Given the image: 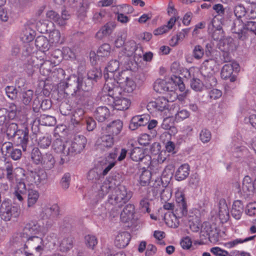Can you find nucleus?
<instances>
[{
  "instance_id": "f257e3e1",
  "label": "nucleus",
  "mask_w": 256,
  "mask_h": 256,
  "mask_svg": "<svg viewBox=\"0 0 256 256\" xmlns=\"http://www.w3.org/2000/svg\"><path fill=\"white\" fill-rule=\"evenodd\" d=\"M115 82L116 80L112 78L106 80L102 88L104 98L106 96L108 99V101L106 100L104 101L114 109L118 110H126L131 105V100L128 98L122 96L120 93V88L116 86Z\"/></svg>"
},
{
  "instance_id": "f03ea898",
  "label": "nucleus",
  "mask_w": 256,
  "mask_h": 256,
  "mask_svg": "<svg viewBox=\"0 0 256 256\" xmlns=\"http://www.w3.org/2000/svg\"><path fill=\"white\" fill-rule=\"evenodd\" d=\"M56 160L54 155L50 152L43 154L42 162L40 164L42 168H40L36 171H30L27 173L26 182L28 185L34 184L37 186L44 184L48 179V174L46 170H50L53 168Z\"/></svg>"
},
{
  "instance_id": "7ed1b4c3",
  "label": "nucleus",
  "mask_w": 256,
  "mask_h": 256,
  "mask_svg": "<svg viewBox=\"0 0 256 256\" xmlns=\"http://www.w3.org/2000/svg\"><path fill=\"white\" fill-rule=\"evenodd\" d=\"M208 30L212 33V36L214 40L220 41V48L224 52V62H230L231 58L227 53L234 46L233 39L230 37L224 38L221 22L216 16L214 17L208 26Z\"/></svg>"
},
{
  "instance_id": "20e7f679",
  "label": "nucleus",
  "mask_w": 256,
  "mask_h": 256,
  "mask_svg": "<svg viewBox=\"0 0 256 256\" xmlns=\"http://www.w3.org/2000/svg\"><path fill=\"white\" fill-rule=\"evenodd\" d=\"M32 65L34 68H39L40 74L43 76H49L51 74L58 78H64L65 72L62 68H54L52 72V68L56 66V62L47 59L44 53L40 52L36 56L33 57Z\"/></svg>"
},
{
  "instance_id": "39448f33",
  "label": "nucleus",
  "mask_w": 256,
  "mask_h": 256,
  "mask_svg": "<svg viewBox=\"0 0 256 256\" xmlns=\"http://www.w3.org/2000/svg\"><path fill=\"white\" fill-rule=\"evenodd\" d=\"M92 87V83L82 76L70 75L66 82V93L72 96L80 95L81 91H88Z\"/></svg>"
},
{
  "instance_id": "423d86ee",
  "label": "nucleus",
  "mask_w": 256,
  "mask_h": 256,
  "mask_svg": "<svg viewBox=\"0 0 256 256\" xmlns=\"http://www.w3.org/2000/svg\"><path fill=\"white\" fill-rule=\"evenodd\" d=\"M24 248V252L17 250L14 256H40L44 249L43 239L36 236H29Z\"/></svg>"
},
{
  "instance_id": "0eeeda50",
  "label": "nucleus",
  "mask_w": 256,
  "mask_h": 256,
  "mask_svg": "<svg viewBox=\"0 0 256 256\" xmlns=\"http://www.w3.org/2000/svg\"><path fill=\"white\" fill-rule=\"evenodd\" d=\"M29 130L27 126H24L23 129H18L16 123H10L7 127L6 133L9 138H13L17 146H20L26 150L28 142Z\"/></svg>"
},
{
  "instance_id": "6e6552de",
  "label": "nucleus",
  "mask_w": 256,
  "mask_h": 256,
  "mask_svg": "<svg viewBox=\"0 0 256 256\" xmlns=\"http://www.w3.org/2000/svg\"><path fill=\"white\" fill-rule=\"evenodd\" d=\"M231 30L239 40H245L250 34L256 36V22L248 21L244 24L242 21L234 20Z\"/></svg>"
},
{
  "instance_id": "1a4fd4ad",
  "label": "nucleus",
  "mask_w": 256,
  "mask_h": 256,
  "mask_svg": "<svg viewBox=\"0 0 256 256\" xmlns=\"http://www.w3.org/2000/svg\"><path fill=\"white\" fill-rule=\"evenodd\" d=\"M132 192L128 190L124 186L120 185L112 190L109 195L108 202L110 204L121 208L131 198Z\"/></svg>"
},
{
  "instance_id": "9d476101",
  "label": "nucleus",
  "mask_w": 256,
  "mask_h": 256,
  "mask_svg": "<svg viewBox=\"0 0 256 256\" xmlns=\"http://www.w3.org/2000/svg\"><path fill=\"white\" fill-rule=\"evenodd\" d=\"M67 142L68 150L66 154L69 158L70 156L81 152L86 144L87 140L84 136L78 135L75 136L71 142Z\"/></svg>"
},
{
  "instance_id": "9b49d317",
  "label": "nucleus",
  "mask_w": 256,
  "mask_h": 256,
  "mask_svg": "<svg viewBox=\"0 0 256 256\" xmlns=\"http://www.w3.org/2000/svg\"><path fill=\"white\" fill-rule=\"evenodd\" d=\"M18 206H12L9 202L4 201L0 207V216L4 221H9L12 218H17L20 214Z\"/></svg>"
},
{
  "instance_id": "f8f14e48",
  "label": "nucleus",
  "mask_w": 256,
  "mask_h": 256,
  "mask_svg": "<svg viewBox=\"0 0 256 256\" xmlns=\"http://www.w3.org/2000/svg\"><path fill=\"white\" fill-rule=\"evenodd\" d=\"M46 18L48 22L56 24L59 26H64L66 24V21L70 18V16L66 10H63L60 16L59 14L53 10H48L46 13Z\"/></svg>"
},
{
  "instance_id": "ddd939ff",
  "label": "nucleus",
  "mask_w": 256,
  "mask_h": 256,
  "mask_svg": "<svg viewBox=\"0 0 256 256\" xmlns=\"http://www.w3.org/2000/svg\"><path fill=\"white\" fill-rule=\"evenodd\" d=\"M172 82H167L165 80L158 79L154 83V89L158 93L170 92V99L173 101L176 95L174 92L175 88L172 86Z\"/></svg>"
},
{
  "instance_id": "4468645a",
  "label": "nucleus",
  "mask_w": 256,
  "mask_h": 256,
  "mask_svg": "<svg viewBox=\"0 0 256 256\" xmlns=\"http://www.w3.org/2000/svg\"><path fill=\"white\" fill-rule=\"evenodd\" d=\"M239 70L240 66L236 62L225 64L221 70V78L224 80L229 79L231 82H234L236 80V76L233 73L234 72H238Z\"/></svg>"
},
{
  "instance_id": "2eb2a0df",
  "label": "nucleus",
  "mask_w": 256,
  "mask_h": 256,
  "mask_svg": "<svg viewBox=\"0 0 256 256\" xmlns=\"http://www.w3.org/2000/svg\"><path fill=\"white\" fill-rule=\"evenodd\" d=\"M124 52L128 57L133 56L134 60L136 62L142 58V50L134 40H130L126 43Z\"/></svg>"
},
{
  "instance_id": "dca6fc26",
  "label": "nucleus",
  "mask_w": 256,
  "mask_h": 256,
  "mask_svg": "<svg viewBox=\"0 0 256 256\" xmlns=\"http://www.w3.org/2000/svg\"><path fill=\"white\" fill-rule=\"evenodd\" d=\"M52 149L56 153L61 154L60 164H62L69 160V158L66 154L68 150L67 142H64L61 138H56L52 144Z\"/></svg>"
},
{
  "instance_id": "f3484780",
  "label": "nucleus",
  "mask_w": 256,
  "mask_h": 256,
  "mask_svg": "<svg viewBox=\"0 0 256 256\" xmlns=\"http://www.w3.org/2000/svg\"><path fill=\"white\" fill-rule=\"evenodd\" d=\"M176 201L177 204V208L175 210L179 217L186 216L188 214V206L185 198L184 194L182 191L176 193Z\"/></svg>"
},
{
  "instance_id": "a211bd4d",
  "label": "nucleus",
  "mask_w": 256,
  "mask_h": 256,
  "mask_svg": "<svg viewBox=\"0 0 256 256\" xmlns=\"http://www.w3.org/2000/svg\"><path fill=\"white\" fill-rule=\"evenodd\" d=\"M6 177L8 180L12 183L14 184L16 181V183L18 182L20 180H24L22 178H19V174H20L23 176L25 177V180H26V176L27 173L24 174V170L22 168H16L14 172H13V168L12 165L8 164L6 166Z\"/></svg>"
},
{
  "instance_id": "6ab92c4d",
  "label": "nucleus",
  "mask_w": 256,
  "mask_h": 256,
  "mask_svg": "<svg viewBox=\"0 0 256 256\" xmlns=\"http://www.w3.org/2000/svg\"><path fill=\"white\" fill-rule=\"evenodd\" d=\"M150 104L158 111L168 110L170 114H172V104H170L169 100L164 97H159L155 101L150 102Z\"/></svg>"
},
{
  "instance_id": "aec40b11",
  "label": "nucleus",
  "mask_w": 256,
  "mask_h": 256,
  "mask_svg": "<svg viewBox=\"0 0 256 256\" xmlns=\"http://www.w3.org/2000/svg\"><path fill=\"white\" fill-rule=\"evenodd\" d=\"M148 115L142 114L135 116L132 118L129 125V128L132 130H136L140 126L146 125L148 123Z\"/></svg>"
},
{
  "instance_id": "412c9836",
  "label": "nucleus",
  "mask_w": 256,
  "mask_h": 256,
  "mask_svg": "<svg viewBox=\"0 0 256 256\" xmlns=\"http://www.w3.org/2000/svg\"><path fill=\"white\" fill-rule=\"evenodd\" d=\"M208 62L209 61L208 60H206L202 63L201 68V73L206 78V80L210 82V86H212L216 85L217 82L216 78L213 76V70L211 68H207Z\"/></svg>"
},
{
  "instance_id": "4be33fe9",
  "label": "nucleus",
  "mask_w": 256,
  "mask_h": 256,
  "mask_svg": "<svg viewBox=\"0 0 256 256\" xmlns=\"http://www.w3.org/2000/svg\"><path fill=\"white\" fill-rule=\"evenodd\" d=\"M116 26L114 22H107L97 32L96 34V38L101 40L104 36L110 35L113 32Z\"/></svg>"
},
{
  "instance_id": "5701e85b",
  "label": "nucleus",
  "mask_w": 256,
  "mask_h": 256,
  "mask_svg": "<svg viewBox=\"0 0 256 256\" xmlns=\"http://www.w3.org/2000/svg\"><path fill=\"white\" fill-rule=\"evenodd\" d=\"M26 193V184L24 180H20L17 182L14 188V190L13 192L14 198L18 200L20 202H22L24 200L23 196L25 195Z\"/></svg>"
},
{
  "instance_id": "b1692460",
  "label": "nucleus",
  "mask_w": 256,
  "mask_h": 256,
  "mask_svg": "<svg viewBox=\"0 0 256 256\" xmlns=\"http://www.w3.org/2000/svg\"><path fill=\"white\" fill-rule=\"evenodd\" d=\"M130 240V234L126 232H120L116 237L114 244L116 246L120 248L126 246Z\"/></svg>"
},
{
  "instance_id": "393cba45",
  "label": "nucleus",
  "mask_w": 256,
  "mask_h": 256,
  "mask_svg": "<svg viewBox=\"0 0 256 256\" xmlns=\"http://www.w3.org/2000/svg\"><path fill=\"white\" fill-rule=\"evenodd\" d=\"M105 176L103 174V170L102 171L100 168H94L89 170L87 174V178L89 181L97 184L99 182H102Z\"/></svg>"
},
{
  "instance_id": "a878e982",
  "label": "nucleus",
  "mask_w": 256,
  "mask_h": 256,
  "mask_svg": "<svg viewBox=\"0 0 256 256\" xmlns=\"http://www.w3.org/2000/svg\"><path fill=\"white\" fill-rule=\"evenodd\" d=\"M172 114L174 110L176 111L174 115V120L176 122H180L189 117V112L184 109L180 110L178 104L176 103L172 104Z\"/></svg>"
},
{
  "instance_id": "bb28decb",
  "label": "nucleus",
  "mask_w": 256,
  "mask_h": 256,
  "mask_svg": "<svg viewBox=\"0 0 256 256\" xmlns=\"http://www.w3.org/2000/svg\"><path fill=\"white\" fill-rule=\"evenodd\" d=\"M24 233L26 236L38 234L42 231V227L36 222H31L26 224L24 228Z\"/></svg>"
},
{
  "instance_id": "cd10ccee",
  "label": "nucleus",
  "mask_w": 256,
  "mask_h": 256,
  "mask_svg": "<svg viewBox=\"0 0 256 256\" xmlns=\"http://www.w3.org/2000/svg\"><path fill=\"white\" fill-rule=\"evenodd\" d=\"M178 19V16L172 17L168 21L167 24L162 26L154 30V34L156 36L162 34L171 30L175 24L176 21Z\"/></svg>"
},
{
  "instance_id": "c85d7f7f",
  "label": "nucleus",
  "mask_w": 256,
  "mask_h": 256,
  "mask_svg": "<svg viewBox=\"0 0 256 256\" xmlns=\"http://www.w3.org/2000/svg\"><path fill=\"white\" fill-rule=\"evenodd\" d=\"M190 166L188 164H184L178 167L175 174L176 180L181 181L185 180L189 175Z\"/></svg>"
},
{
  "instance_id": "c756f323",
  "label": "nucleus",
  "mask_w": 256,
  "mask_h": 256,
  "mask_svg": "<svg viewBox=\"0 0 256 256\" xmlns=\"http://www.w3.org/2000/svg\"><path fill=\"white\" fill-rule=\"evenodd\" d=\"M94 116L100 122L105 121L110 116L109 109L105 106H100L96 108Z\"/></svg>"
},
{
  "instance_id": "7c9ffc66",
  "label": "nucleus",
  "mask_w": 256,
  "mask_h": 256,
  "mask_svg": "<svg viewBox=\"0 0 256 256\" xmlns=\"http://www.w3.org/2000/svg\"><path fill=\"white\" fill-rule=\"evenodd\" d=\"M244 211V205L240 200L234 201L232 206L231 214L236 220H240L242 216Z\"/></svg>"
},
{
  "instance_id": "2f4dec72",
  "label": "nucleus",
  "mask_w": 256,
  "mask_h": 256,
  "mask_svg": "<svg viewBox=\"0 0 256 256\" xmlns=\"http://www.w3.org/2000/svg\"><path fill=\"white\" fill-rule=\"evenodd\" d=\"M134 206L133 204H128L125 206L120 214V219L124 222H128L133 218L134 213Z\"/></svg>"
},
{
  "instance_id": "473e14b6",
  "label": "nucleus",
  "mask_w": 256,
  "mask_h": 256,
  "mask_svg": "<svg viewBox=\"0 0 256 256\" xmlns=\"http://www.w3.org/2000/svg\"><path fill=\"white\" fill-rule=\"evenodd\" d=\"M40 198L39 192L36 190L28 189V190L27 207L32 208L34 206Z\"/></svg>"
},
{
  "instance_id": "72a5a7b5",
  "label": "nucleus",
  "mask_w": 256,
  "mask_h": 256,
  "mask_svg": "<svg viewBox=\"0 0 256 256\" xmlns=\"http://www.w3.org/2000/svg\"><path fill=\"white\" fill-rule=\"evenodd\" d=\"M150 192L152 198H156L159 194L162 195V193L164 192V188L161 180H156L152 186L148 188V192Z\"/></svg>"
},
{
  "instance_id": "f704fd0d",
  "label": "nucleus",
  "mask_w": 256,
  "mask_h": 256,
  "mask_svg": "<svg viewBox=\"0 0 256 256\" xmlns=\"http://www.w3.org/2000/svg\"><path fill=\"white\" fill-rule=\"evenodd\" d=\"M123 127V122L120 120H117L112 122L106 127V130L108 132L112 135L116 136L122 130Z\"/></svg>"
},
{
  "instance_id": "c9c22d12",
  "label": "nucleus",
  "mask_w": 256,
  "mask_h": 256,
  "mask_svg": "<svg viewBox=\"0 0 256 256\" xmlns=\"http://www.w3.org/2000/svg\"><path fill=\"white\" fill-rule=\"evenodd\" d=\"M74 246V238L71 236L64 237L60 242L59 245L60 250L66 252L72 249Z\"/></svg>"
},
{
  "instance_id": "e433bc0d",
  "label": "nucleus",
  "mask_w": 256,
  "mask_h": 256,
  "mask_svg": "<svg viewBox=\"0 0 256 256\" xmlns=\"http://www.w3.org/2000/svg\"><path fill=\"white\" fill-rule=\"evenodd\" d=\"M218 216L222 222H226L229 218V210L225 200H220Z\"/></svg>"
},
{
  "instance_id": "4c0bfd02",
  "label": "nucleus",
  "mask_w": 256,
  "mask_h": 256,
  "mask_svg": "<svg viewBox=\"0 0 256 256\" xmlns=\"http://www.w3.org/2000/svg\"><path fill=\"white\" fill-rule=\"evenodd\" d=\"M178 215L175 212L166 214L164 216V220L166 224L169 227L171 228H177L179 226V221L178 220Z\"/></svg>"
},
{
  "instance_id": "58836bf2",
  "label": "nucleus",
  "mask_w": 256,
  "mask_h": 256,
  "mask_svg": "<svg viewBox=\"0 0 256 256\" xmlns=\"http://www.w3.org/2000/svg\"><path fill=\"white\" fill-rule=\"evenodd\" d=\"M117 154L115 152H111L106 158V162L107 166L103 170L104 175H106L110 170L116 165V163Z\"/></svg>"
},
{
  "instance_id": "ea45409f",
  "label": "nucleus",
  "mask_w": 256,
  "mask_h": 256,
  "mask_svg": "<svg viewBox=\"0 0 256 256\" xmlns=\"http://www.w3.org/2000/svg\"><path fill=\"white\" fill-rule=\"evenodd\" d=\"M35 45L38 49L42 51L43 53L48 50L50 48L49 40L44 36H40L36 38Z\"/></svg>"
},
{
  "instance_id": "a19ab883",
  "label": "nucleus",
  "mask_w": 256,
  "mask_h": 256,
  "mask_svg": "<svg viewBox=\"0 0 256 256\" xmlns=\"http://www.w3.org/2000/svg\"><path fill=\"white\" fill-rule=\"evenodd\" d=\"M129 72L127 70H124L120 72H119L118 75L116 76V78L112 77L110 78L109 76V74H104V78L106 80V81L107 79H110L112 78L116 80V86H118L120 85V80L122 82H124L125 80H126L129 78L128 76H129ZM106 82H105V83Z\"/></svg>"
},
{
  "instance_id": "79ce46f5",
  "label": "nucleus",
  "mask_w": 256,
  "mask_h": 256,
  "mask_svg": "<svg viewBox=\"0 0 256 256\" xmlns=\"http://www.w3.org/2000/svg\"><path fill=\"white\" fill-rule=\"evenodd\" d=\"M152 178L151 172L144 167L141 174L140 175L138 182L140 186H148Z\"/></svg>"
},
{
  "instance_id": "37998d69",
  "label": "nucleus",
  "mask_w": 256,
  "mask_h": 256,
  "mask_svg": "<svg viewBox=\"0 0 256 256\" xmlns=\"http://www.w3.org/2000/svg\"><path fill=\"white\" fill-rule=\"evenodd\" d=\"M145 154V150L140 147H135L133 148L130 153V158L134 162H139L142 158L144 157Z\"/></svg>"
},
{
  "instance_id": "c03bdc74",
  "label": "nucleus",
  "mask_w": 256,
  "mask_h": 256,
  "mask_svg": "<svg viewBox=\"0 0 256 256\" xmlns=\"http://www.w3.org/2000/svg\"><path fill=\"white\" fill-rule=\"evenodd\" d=\"M58 240V238L56 234L54 232L49 233L43 240L44 246L48 248H53L56 245Z\"/></svg>"
},
{
  "instance_id": "a18cd8bd",
  "label": "nucleus",
  "mask_w": 256,
  "mask_h": 256,
  "mask_svg": "<svg viewBox=\"0 0 256 256\" xmlns=\"http://www.w3.org/2000/svg\"><path fill=\"white\" fill-rule=\"evenodd\" d=\"M120 85L118 86L119 88H120V93H122V90L124 92L128 93L132 92L135 89L136 85L134 82L130 79L128 78L124 82H122L120 80Z\"/></svg>"
},
{
  "instance_id": "49530a36",
  "label": "nucleus",
  "mask_w": 256,
  "mask_h": 256,
  "mask_svg": "<svg viewBox=\"0 0 256 256\" xmlns=\"http://www.w3.org/2000/svg\"><path fill=\"white\" fill-rule=\"evenodd\" d=\"M42 213H45L46 217L48 218H55L59 215V207L58 204H54L50 207H44L42 210Z\"/></svg>"
},
{
  "instance_id": "de8ad7c7",
  "label": "nucleus",
  "mask_w": 256,
  "mask_h": 256,
  "mask_svg": "<svg viewBox=\"0 0 256 256\" xmlns=\"http://www.w3.org/2000/svg\"><path fill=\"white\" fill-rule=\"evenodd\" d=\"M85 111L83 108H78L73 112L71 116V122L73 124H79L83 119Z\"/></svg>"
},
{
  "instance_id": "09e8293b",
  "label": "nucleus",
  "mask_w": 256,
  "mask_h": 256,
  "mask_svg": "<svg viewBox=\"0 0 256 256\" xmlns=\"http://www.w3.org/2000/svg\"><path fill=\"white\" fill-rule=\"evenodd\" d=\"M119 66L120 62L118 60H111L109 62L106 68V72L105 73L104 72V74H108L109 72L110 73V74H109L110 78L114 77L115 76L114 72L117 71L119 68Z\"/></svg>"
},
{
  "instance_id": "8fccbe9b",
  "label": "nucleus",
  "mask_w": 256,
  "mask_h": 256,
  "mask_svg": "<svg viewBox=\"0 0 256 256\" xmlns=\"http://www.w3.org/2000/svg\"><path fill=\"white\" fill-rule=\"evenodd\" d=\"M242 190L246 192H254V180L252 181L251 178L248 176L244 177L242 181Z\"/></svg>"
},
{
  "instance_id": "3c124183",
  "label": "nucleus",
  "mask_w": 256,
  "mask_h": 256,
  "mask_svg": "<svg viewBox=\"0 0 256 256\" xmlns=\"http://www.w3.org/2000/svg\"><path fill=\"white\" fill-rule=\"evenodd\" d=\"M42 158L43 154L38 148H34L32 150L30 158L34 164L36 165L40 164Z\"/></svg>"
},
{
  "instance_id": "603ef678",
  "label": "nucleus",
  "mask_w": 256,
  "mask_h": 256,
  "mask_svg": "<svg viewBox=\"0 0 256 256\" xmlns=\"http://www.w3.org/2000/svg\"><path fill=\"white\" fill-rule=\"evenodd\" d=\"M80 97L77 100V104L82 107V108H88L92 104V100L90 96H85L84 94L80 95Z\"/></svg>"
},
{
  "instance_id": "864d4df0",
  "label": "nucleus",
  "mask_w": 256,
  "mask_h": 256,
  "mask_svg": "<svg viewBox=\"0 0 256 256\" xmlns=\"http://www.w3.org/2000/svg\"><path fill=\"white\" fill-rule=\"evenodd\" d=\"M234 16L236 18V20L242 21V18L245 16L247 14V11L244 6L242 4H238L234 8Z\"/></svg>"
},
{
  "instance_id": "5fc2aeb1",
  "label": "nucleus",
  "mask_w": 256,
  "mask_h": 256,
  "mask_svg": "<svg viewBox=\"0 0 256 256\" xmlns=\"http://www.w3.org/2000/svg\"><path fill=\"white\" fill-rule=\"evenodd\" d=\"M114 144V138L110 134L104 135L100 138V144L102 147L111 148Z\"/></svg>"
},
{
  "instance_id": "6e6d98bb",
  "label": "nucleus",
  "mask_w": 256,
  "mask_h": 256,
  "mask_svg": "<svg viewBox=\"0 0 256 256\" xmlns=\"http://www.w3.org/2000/svg\"><path fill=\"white\" fill-rule=\"evenodd\" d=\"M200 212L196 209L192 210L190 212L188 216V220L190 222L196 226V228L198 229V225L200 222Z\"/></svg>"
},
{
  "instance_id": "4d7b16f0",
  "label": "nucleus",
  "mask_w": 256,
  "mask_h": 256,
  "mask_svg": "<svg viewBox=\"0 0 256 256\" xmlns=\"http://www.w3.org/2000/svg\"><path fill=\"white\" fill-rule=\"evenodd\" d=\"M35 35V32L30 27L26 26L22 32V38L24 42H28L34 40Z\"/></svg>"
},
{
  "instance_id": "13d9d810",
  "label": "nucleus",
  "mask_w": 256,
  "mask_h": 256,
  "mask_svg": "<svg viewBox=\"0 0 256 256\" xmlns=\"http://www.w3.org/2000/svg\"><path fill=\"white\" fill-rule=\"evenodd\" d=\"M111 53V46L108 44L101 45L97 50V56L100 57H108Z\"/></svg>"
},
{
  "instance_id": "bf43d9fd",
  "label": "nucleus",
  "mask_w": 256,
  "mask_h": 256,
  "mask_svg": "<svg viewBox=\"0 0 256 256\" xmlns=\"http://www.w3.org/2000/svg\"><path fill=\"white\" fill-rule=\"evenodd\" d=\"M52 144V138L50 136H46L40 137L38 139V145L42 149L48 148Z\"/></svg>"
},
{
  "instance_id": "052dcab7",
  "label": "nucleus",
  "mask_w": 256,
  "mask_h": 256,
  "mask_svg": "<svg viewBox=\"0 0 256 256\" xmlns=\"http://www.w3.org/2000/svg\"><path fill=\"white\" fill-rule=\"evenodd\" d=\"M152 198L151 196L150 192H148L147 196L143 198L140 201V206L142 208L146 210V212L148 213H150V209L149 208L150 206V201L152 200Z\"/></svg>"
},
{
  "instance_id": "680f3d73",
  "label": "nucleus",
  "mask_w": 256,
  "mask_h": 256,
  "mask_svg": "<svg viewBox=\"0 0 256 256\" xmlns=\"http://www.w3.org/2000/svg\"><path fill=\"white\" fill-rule=\"evenodd\" d=\"M60 33L58 30H54L50 32L49 36L50 40H48L52 43L55 44H62V42L60 41Z\"/></svg>"
},
{
  "instance_id": "e2e57ef3",
  "label": "nucleus",
  "mask_w": 256,
  "mask_h": 256,
  "mask_svg": "<svg viewBox=\"0 0 256 256\" xmlns=\"http://www.w3.org/2000/svg\"><path fill=\"white\" fill-rule=\"evenodd\" d=\"M111 183L109 181H105L103 183L98 192V194L100 196L103 197L112 190V187L111 186Z\"/></svg>"
},
{
  "instance_id": "0e129e2a",
  "label": "nucleus",
  "mask_w": 256,
  "mask_h": 256,
  "mask_svg": "<svg viewBox=\"0 0 256 256\" xmlns=\"http://www.w3.org/2000/svg\"><path fill=\"white\" fill-rule=\"evenodd\" d=\"M62 52L63 58L66 60H74L76 58L75 52L68 47H64Z\"/></svg>"
},
{
  "instance_id": "69168bd1",
  "label": "nucleus",
  "mask_w": 256,
  "mask_h": 256,
  "mask_svg": "<svg viewBox=\"0 0 256 256\" xmlns=\"http://www.w3.org/2000/svg\"><path fill=\"white\" fill-rule=\"evenodd\" d=\"M171 116L168 115V118H164L162 123V127L164 130H169L172 131L173 133H176L177 130L176 127L172 126V124L170 122V118Z\"/></svg>"
},
{
  "instance_id": "338daca9",
  "label": "nucleus",
  "mask_w": 256,
  "mask_h": 256,
  "mask_svg": "<svg viewBox=\"0 0 256 256\" xmlns=\"http://www.w3.org/2000/svg\"><path fill=\"white\" fill-rule=\"evenodd\" d=\"M34 96V92L28 90L22 94V101L25 105L28 104L32 101Z\"/></svg>"
},
{
  "instance_id": "774afa93",
  "label": "nucleus",
  "mask_w": 256,
  "mask_h": 256,
  "mask_svg": "<svg viewBox=\"0 0 256 256\" xmlns=\"http://www.w3.org/2000/svg\"><path fill=\"white\" fill-rule=\"evenodd\" d=\"M174 172V166L172 164L167 166L163 170L162 174V178H166L168 180L171 178Z\"/></svg>"
}]
</instances>
